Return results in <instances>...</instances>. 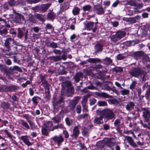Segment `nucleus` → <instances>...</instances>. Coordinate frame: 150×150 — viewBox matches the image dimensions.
<instances>
[{
	"mask_svg": "<svg viewBox=\"0 0 150 150\" xmlns=\"http://www.w3.org/2000/svg\"><path fill=\"white\" fill-rule=\"evenodd\" d=\"M129 73L131 75L134 77H141L143 81L146 79L145 77L146 73L139 68L134 69L130 71Z\"/></svg>",
	"mask_w": 150,
	"mask_h": 150,
	"instance_id": "f257e3e1",
	"label": "nucleus"
},
{
	"mask_svg": "<svg viewBox=\"0 0 150 150\" xmlns=\"http://www.w3.org/2000/svg\"><path fill=\"white\" fill-rule=\"evenodd\" d=\"M100 115L103 116L104 118L108 120H111L115 117V114L111 110L106 109L100 111Z\"/></svg>",
	"mask_w": 150,
	"mask_h": 150,
	"instance_id": "f03ea898",
	"label": "nucleus"
},
{
	"mask_svg": "<svg viewBox=\"0 0 150 150\" xmlns=\"http://www.w3.org/2000/svg\"><path fill=\"white\" fill-rule=\"evenodd\" d=\"M64 104V102L63 99L60 98L59 100L57 101L53 100V112H56L58 111L59 107H63Z\"/></svg>",
	"mask_w": 150,
	"mask_h": 150,
	"instance_id": "7ed1b4c3",
	"label": "nucleus"
},
{
	"mask_svg": "<svg viewBox=\"0 0 150 150\" xmlns=\"http://www.w3.org/2000/svg\"><path fill=\"white\" fill-rule=\"evenodd\" d=\"M55 143L57 144L58 146L61 145L64 141V139L61 134H59L58 135H55L51 138Z\"/></svg>",
	"mask_w": 150,
	"mask_h": 150,
	"instance_id": "20e7f679",
	"label": "nucleus"
},
{
	"mask_svg": "<svg viewBox=\"0 0 150 150\" xmlns=\"http://www.w3.org/2000/svg\"><path fill=\"white\" fill-rule=\"evenodd\" d=\"M143 111L142 116L144 118L145 120L149 125H150V121L149 118L150 119V111L148 109L143 108L142 109Z\"/></svg>",
	"mask_w": 150,
	"mask_h": 150,
	"instance_id": "39448f33",
	"label": "nucleus"
},
{
	"mask_svg": "<svg viewBox=\"0 0 150 150\" xmlns=\"http://www.w3.org/2000/svg\"><path fill=\"white\" fill-rule=\"evenodd\" d=\"M97 23L95 24L94 28H93L94 23L92 22H89L87 23L85 26V28L86 29L89 30H92L93 32H95L97 29V26L96 25Z\"/></svg>",
	"mask_w": 150,
	"mask_h": 150,
	"instance_id": "423d86ee",
	"label": "nucleus"
},
{
	"mask_svg": "<svg viewBox=\"0 0 150 150\" xmlns=\"http://www.w3.org/2000/svg\"><path fill=\"white\" fill-rule=\"evenodd\" d=\"M79 127V125L75 126L73 129V133L70 135V136L73 139H76L79 136L80 133Z\"/></svg>",
	"mask_w": 150,
	"mask_h": 150,
	"instance_id": "0eeeda50",
	"label": "nucleus"
},
{
	"mask_svg": "<svg viewBox=\"0 0 150 150\" xmlns=\"http://www.w3.org/2000/svg\"><path fill=\"white\" fill-rule=\"evenodd\" d=\"M14 39L11 38H7L5 41L4 45L5 47L7 48V49L6 50V51H9L10 50V44L11 42H14Z\"/></svg>",
	"mask_w": 150,
	"mask_h": 150,
	"instance_id": "6e6552de",
	"label": "nucleus"
},
{
	"mask_svg": "<svg viewBox=\"0 0 150 150\" xmlns=\"http://www.w3.org/2000/svg\"><path fill=\"white\" fill-rule=\"evenodd\" d=\"M62 86H65L67 88V91L72 93L73 92V88L71 86V83L70 81H67L62 84Z\"/></svg>",
	"mask_w": 150,
	"mask_h": 150,
	"instance_id": "1a4fd4ad",
	"label": "nucleus"
},
{
	"mask_svg": "<svg viewBox=\"0 0 150 150\" xmlns=\"http://www.w3.org/2000/svg\"><path fill=\"white\" fill-rule=\"evenodd\" d=\"M125 137L129 144L132 147L135 148L138 147V145L134 142L132 138L128 136H125Z\"/></svg>",
	"mask_w": 150,
	"mask_h": 150,
	"instance_id": "9d476101",
	"label": "nucleus"
},
{
	"mask_svg": "<svg viewBox=\"0 0 150 150\" xmlns=\"http://www.w3.org/2000/svg\"><path fill=\"white\" fill-rule=\"evenodd\" d=\"M20 139L23 141L25 144L27 145L30 146L32 145L33 143L30 142L28 137V136H22L20 137Z\"/></svg>",
	"mask_w": 150,
	"mask_h": 150,
	"instance_id": "9b49d317",
	"label": "nucleus"
},
{
	"mask_svg": "<svg viewBox=\"0 0 150 150\" xmlns=\"http://www.w3.org/2000/svg\"><path fill=\"white\" fill-rule=\"evenodd\" d=\"M93 10L98 15L104 13L103 8L101 6H94Z\"/></svg>",
	"mask_w": 150,
	"mask_h": 150,
	"instance_id": "f8f14e48",
	"label": "nucleus"
},
{
	"mask_svg": "<svg viewBox=\"0 0 150 150\" xmlns=\"http://www.w3.org/2000/svg\"><path fill=\"white\" fill-rule=\"evenodd\" d=\"M95 94L97 96L102 98H111V96L104 92H101L100 93L98 92H96L95 93Z\"/></svg>",
	"mask_w": 150,
	"mask_h": 150,
	"instance_id": "ddd939ff",
	"label": "nucleus"
},
{
	"mask_svg": "<svg viewBox=\"0 0 150 150\" xmlns=\"http://www.w3.org/2000/svg\"><path fill=\"white\" fill-rule=\"evenodd\" d=\"M134 106L135 105L134 103L132 102H129L126 105V108L127 110L130 111L134 108Z\"/></svg>",
	"mask_w": 150,
	"mask_h": 150,
	"instance_id": "4468645a",
	"label": "nucleus"
},
{
	"mask_svg": "<svg viewBox=\"0 0 150 150\" xmlns=\"http://www.w3.org/2000/svg\"><path fill=\"white\" fill-rule=\"evenodd\" d=\"M103 45L99 43H97L95 47V49L96 53H98L103 50Z\"/></svg>",
	"mask_w": 150,
	"mask_h": 150,
	"instance_id": "2eb2a0df",
	"label": "nucleus"
},
{
	"mask_svg": "<svg viewBox=\"0 0 150 150\" xmlns=\"http://www.w3.org/2000/svg\"><path fill=\"white\" fill-rule=\"evenodd\" d=\"M91 96V95L88 94L86 95L83 97L81 102L82 106H85L86 105V103L87 101L88 98L90 97Z\"/></svg>",
	"mask_w": 150,
	"mask_h": 150,
	"instance_id": "dca6fc26",
	"label": "nucleus"
},
{
	"mask_svg": "<svg viewBox=\"0 0 150 150\" xmlns=\"http://www.w3.org/2000/svg\"><path fill=\"white\" fill-rule=\"evenodd\" d=\"M103 117L102 115L99 117H97L94 120V122L95 123L97 124H100L103 123Z\"/></svg>",
	"mask_w": 150,
	"mask_h": 150,
	"instance_id": "f3484780",
	"label": "nucleus"
},
{
	"mask_svg": "<svg viewBox=\"0 0 150 150\" xmlns=\"http://www.w3.org/2000/svg\"><path fill=\"white\" fill-rule=\"evenodd\" d=\"M83 73L81 72H78L76 74L75 76L74 77L75 81L78 82L80 80V78L83 76Z\"/></svg>",
	"mask_w": 150,
	"mask_h": 150,
	"instance_id": "a211bd4d",
	"label": "nucleus"
},
{
	"mask_svg": "<svg viewBox=\"0 0 150 150\" xmlns=\"http://www.w3.org/2000/svg\"><path fill=\"white\" fill-rule=\"evenodd\" d=\"M51 5V4H47L42 5L41 7V10L43 12H45L48 9Z\"/></svg>",
	"mask_w": 150,
	"mask_h": 150,
	"instance_id": "6ab92c4d",
	"label": "nucleus"
},
{
	"mask_svg": "<svg viewBox=\"0 0 150 150\" xmlns=\"http://www.w3.org/2000/svg\"><path fill=\"white\" fill-rule=\"evenodd\" d=\"M1 106L3 109L6 110L9 108L10 104L7 102H3L1 103Z\"/></svg>",
	"mask_w": 150,
	"mask_h": 150,
	"instance_id": "aec40b11",
	"label": "nucleus"
},
{
	"mask_svg": "<svg viewBox=\"0 0 150 150\" xmlns=\"http://www.w3.org/2000/svg\"><path fill=\"white\" fill-rule=\"evenodd\" d=\"M49 58L52 62L58 61L61 59V57L60 56L50 57Z\"/></svg>",
	"mask_w": 150,
	"mask_h": 150,
	"instance_id": "412c9836",
	"label": "nucleus"
},
{
	"mask_svg": "<svg viewBox=\"0 0 150 150\" xmlns=\"http://www.w3.org/2000/svg\"><path fill=\"white\" fill-rule=\"evenodd\" d=\"M55 14L53 12H50L47 14V18L48 19L53 21L55 18Z\"/></svg>",
	"mask_w": 150,
	"mask_h": 150,
	"instance_id": "4be33fe9",
	"label": "nucleus"
},
{
	"mask_svg": "<svg viewBox=\"0 0 150 150\" xmlns=\"http://www.w3.org/2000/svg\"><path fill=\"white\" fill-rule=\"evenodd\" d=\"M35 16L36 18L40 21L44 22L45 20V16L43 15L37 13L35 14Z\"/></svg>",
	"mask_w": 150,
	"mask_h": 150,
	"instance_id": "5701e85b",
	"label": "nucleus"
},
{
	"mask_svg": "<svg viewBox=\"0 0 150 150\" xmlns=\"http://www.w3.org/2000/svg\"><path fill=\"white\" fill-rule=\"evenodd\" d=\"M116 34L119 39H120L125 36L126 33L125 32L119 31L117 32Z\"/></svg>",
	"mask_w": 150,
	"mask_h": 150,
	"instance_id": "b1692460",
	"label": "nucleus"
},
{
	"mask_svg": "<svg viewBox=\"0 0 150 150\" xmlns=\"http://www.w3.org/2000/svg\"><path fill=\"white\" fill-rule=\"evenodd\" d=\"M65 121L66 124L69 126L73 125L74 123V121L73 119H69L68 117L65 118Z\"/></svg>",
	"mask_w": 150,
	"mask_h": 150,
	"instance_id": "393cba45",
	"label": "nucleus"
},
{
	"mask_svg": "<svg viewBox=\"0 0 150 150\" xmlns=\"http://www.w3.org/2000/svg\"><path fill=\"white\" fill-rule=\"evenodd\" d=\"M21 124L25 128V129H30L29 126L27 123L24 120H21Z\"/></svg>",
	"mask_w": 150,
	"mask_h": 150,
	"instance_id": "a878e982",
	"label": "nucleus"
},
{
	"mask_svg": "<svg viewBox=\"0 0 150 150\" xmlns=\"http://www.w3.org/2000/svg\"><path fill=\"white\" fill-rule=\"evenodd\" d=\"M86 61L90 63H96L97 62H101V60L98 58H90L87 60Z\"/></svg>",
	"mask_w": 150,
	"mask_h": 150,
	"instance_id": "bb28decb",
	"label": "nucleus"
},
{
	"mask_svg": "<svg viewBox=\"0 0 150 150\" xmlns=\"http://www.w3.org/2000/svg\"><path fill=\"white\" fill-rule=\"evenodd\" d=\"M80 10V9L78 7H74L72 10V13L74 16L77 15L79 13Z\"/></svg>",
	"mask_w": 150,
	"mask_h": 150,
	"instance_id": "cd10ccee",
	"label": "nucleus"
},
{
	"mask_svg": "<svg viewBox=\"0 0 150 150\" xmlns=\"http://www.w3.org/2000/svg\"><path fill=\"white\" fill-rule=\"evenodd\" d=\"M17 89V87L16 86H12L11 87H5V91H15Z\"/></svg>",
	"mask_w": 150,
	"mask_h": 150,
	"instance_id": "c85d7f7f",
	"label": "nucleus"
},
{
	"mask_svg": "<svg viewBox=\"0 0 150 150\" xmlns=\"http://www.w3.org/2000/svg\"><path fill=\"white\" fill-rule=\"evenodd\" d=\"M121 89L122 90H121L120 92L121 94L123 96L127 95L129 93V90L123 88H122Z\"/></svg>",
	"mask_w": 150,
	"mask_h": 150,
	"instance_id": "c756f323",
	"label": "nucleus"
},
{
	"mask_svg": "<svg viewBox=\"0 0 150 150\" xmlns=\"http://www.w3.org/2000/svg\"><path fill=\"white\" fill-rule=\"evenodd\" d=\"M8 122L6 120H3L0 118V128L4 126H7V124Z\"/></svg>",
	"mask_w": 150,
	"mask_h": 150,
	"instance_id": "7c9ffc66",
	"label": "nucleus"
},
{
	"mask_svg": "<svg viewBox=\"0 0 150 150\" xmlns=\"http://www.w3.org/2000/svg\"><path fill=\"white\" fill-rule=\"evenodd\" d=\"M48 130L46 127H42L41 129L42 134L43 135L47 136L49 133Z\"/></svg>",
	"mask_w": 150,
	"mask_h": 150,
	"instance_id": "2f4dec72",
	"label": "nucleus"
},
{
	"mask_svg": "<svg viewBox=\"0 0 150 150\" xmlns=\"http://www.w3.org/2000/svg\"><path fill=\"white\" fill-rule=\"evenodd\" d=\"M110 38L111 40L114 42H116L117 41L120 40L116 34L114 35L111 36L110 37Z\"/></svg>",
	"mask_w": 150,
	"mask_h": 150,
	"instance_id": "473e14b6",
	"label": "nucleus"
},
{
	"mask_svg": "<svg viewBox=\"0 0 150 150\" xmlns=\"http://www.w3.org/2000/svg\"><path fill=\"white\" fill-rule=\"evenodd\" d=\"M92 7L90 5H86L82 7V9L84 11H90L92 9Z\"/></svg>",
	"mask_w": 150,
	"mask_h": 150,
	"instance_id": "72a5a7b5",
	"label": "nucleus"
},
{
	"mask_svg": "<svg viewBox=\"0 0 150 150\" xmlns=\"http://www.w3.org/2000/svg\"><path fill=\"white\" fill-rule=\"evenodd\" d=\"M76 104L74 101H73L72 100L69 103V106L70 107V109L71 110H73L75 107Z\"/></svg>",
	"mask_w": 150,
	"mask_h": 150,
	"instance_id": "f704fd0d",
	"label": "nucleus"
},
{
	"mask_svg": "<svg viewBox=\"0 0 150 150\" xmlns=\"http://www.w3.org/2000/svg\"><path fill=\"white\" fill-rule=\"evenodd\" d=\"M18 38L21 39L23 36L24 34L22 30H21L20 28H18Z\"/></svg>",
	"mask_w": 150,
	"mask_h": 150,
	"instance_id": "c9c22d12",
	"label": "nucleus"
},
{
	"mask_svg": "<svg viewBox=\"0 0 150 150\" xmlns=\"http://www.w3.org/2000/svg\"><path fill=\"white\" fill-rule=\"evenodd\" d=\"M137 83L136 81H132V83L130 86L129 88L131 90H133L136 87Z\"/></svg>",
	"mask_w": 150,
	"mask_h": 150,
	"instance_id": "e433bc0d",
	"label": "nucleus"
},
{
	"mask_svg": "<svg viewBox=\"0 0 150 150\" xmlns=\"http://www.w3.org/2000/svg\"><path fill=\"white\" fill-rule=\"evenodd\" d=\"M9 69L11 70H16L19 71H21V69L18 66H14L13 67H11Z\"/></svg>",
	"mask_w": 150,
	"mask_h": 150,
	"instance_id": "4c0bfd02",
	"label": "nucleus"
},
{
	"mask_svg": "<svg viewBox=\"0 0 150 150\" xmlns=\"http://www.w3.org/2000/svg\"><path fill=\"white\" fill-rule=\"evenodd\" d=\"M42 84L43 85L45 89L46 90L48 91L49 89V85L47 81H44L42 82Z\"/></svg>",
	"mask_w": 150,
	"mask_h": 150,
	"instance_id": "58836bf2",
	"label": "nucleus"
},
{
	"mask_svg": "<svg viewBox=\"0 0 150 150\" xmlns=\"http://www.w3.org/2000/svg\"><path fill=\"white\" fill-rule=\"evenodd\" d=\"M18 18H19V20H18V22H20L22 20L23 21L24 20V16L21 14L18 13L17 14V16L16 17V19H17Z\"/></svg>",
	"mask_w": 150,
	"mask_h": 150,
	"instance_id": "ea45409f",
	"label": "nucleus"
},
{
	"mask_svg": "<svg viewBox=\"0 0 150 150\" xmlns=\"http://www.w3.org/2000/svg\"><path fill=\"white\" fill-rule=\"evenodd\" d=\"M98 104L99 106H104L107 105V103L105 101H99Z\"/></svg>",
	"mask_w": 150,
	"mask_h": 150,
	"instance_id": "a19ab883",
	"label": "nucleus"
},
{
	"mask_svg": "<svg viewBox=\"0 0 150 150\" xmlns=\"http://www.w3.org/2000/svg\"><path fill=\"white\" fill-rule=\"evenodd\" d=\"M4 132L7 135V137L9 139L11 138H12V137L14 136L13 135H12L10 132H8L7 130H5L4 131Z\"/></svg>",
	"mask_w": 150,
	"mask_h": 150,
	"instance_id": "79ce46f5",
	"label": "nucleus"
},
{
	"mask_svg": "<svg viewBox=\"0 0 150 150\" xmlns=\"http://www.w3.org/2000/svg\"><path fill=\"white\" fill-rule=\"evenodd\" d=\"M28 20L34 23H37V22L36 20L32 15L29 16Z\"/></svg>",
	"mask_w": 150,
	"mask_h": 150,
	"instance_id": "37998d69",
	"label": "nucleus"
},
{
	"mask_svg": "<svg viewBox=\"0 0 150 150\" xmlns=\"http://www.w3.org/2000/svg\"><path fill=\"white\" fill-rule=\"evenodd\" d=\"M7 33V30L6 28H4L2 30L0 29V34L3 36L6 35Z\"/></svg>",
	"mask_w": 150,
	"mask_h": 150,
	"instance_id": "c03bdc74",
	"label": "nucleus"
},
{
	"mask_svg": "<svg viewBox=\"0 0 150 150\" xmlns=\"http://www.w3.org/2000/svg\"><path fill=\"white\" fill-rule=\"evenodd\" d=\"M69 8V4L67 2L65 3L62 6V8L63 11L66 10L67 9Z\"/></svg>",
	"mask_w": 150,
	"mask_h": 150,
	"instance_id": "a18cd8bd",
	"label": "nucleus"
},
{
	"mask_svg": "<svg viewBox=\"0 0 150 150\" xmlns=\"http://www.w3.org/2000/svg\"><path fill=\"white\" fill-rule=\"evenodd\" d=\"M16 139V137L14 136L11 138L10 139V140L11 142V143L15 144L16 146H18V142H16L15 140Z\"/></svg>",
	"mask_w": 150,
	"mask_h": 150,
	"instance_id": "49530a36",
	"label": "nucleus"
},
{
	"mask_svg": "<svg viewBox=\"0 0 150 150\" xmlns=\"http://www.w3.org/2000/svg\"><path fill=\"white\" fill-rule=\"evenodd\" d=\"M53 127V124L52 122H49L48 123L47 125L46 126V128H47L49 131H51L50 129L52 128Z\"/></svg>",
	"mask_w": 150,
	"mask_h": 150,
	"instance_id": "de8ad7c7",
	"label": "nucleus"
},
{
	"mask_svg": "<svg viewBox=\"0 0 150 150\" xmlns=\"http://www.w3.org/2000/svg\"><path fill=\"white\" fill-rule=\"evenodd\" d=\"M143 6V4L142 3H135L134 7L138 9L142 8Z\"/></svg>",
	"mask_w": 150,
	"mask_h": 150,
	"instance_id": "09e8293b",
	"label": "nucleus"
},
{
	"mask_svg": "<svg viewBox=\"0 0 150 150\" xmlns=\"http://www.w3.org/2000/svg\"><path fill=\"white\" fill-rule=\"evenodd\" d=\"M23 117L27 120L29 123L31 122V117L29 115L27 114L24 115Z\"/></svg>",
	"mask_w": 150,
	"mask_h": 150,
	"instance_id": "8fccbe9b",
	"label": "nucleus"
},
{
	"mask_svg": "<svg viewBox=\"0 0 150 150\" xmlns=\"http://www.w3.org/2000/svg\"><path fill=\"white\" fill-rule=\"evenodd\" d=\"M31 127V129L33 130H34L37 128V126L35 125L33 123L31 122L29 123Z\"/></svg>",
	"mask_w": 150,
	"mask_h": 150,
	"instance_id": "3c124183",
	"label": "nucleus"
},
{
	"mask_svg": "<svg viewBox=\"0 0 150 150\" xmlns=\"http://www.w3.org/2000/svg\"><path fill=\"white\" fill-rule=\"evenodd\" d=\"M46 31H47V29L50 30L51 31H52L53 30L52 26L50 24H47L46 25Z\"/></svg>",
	"mask_w": 150,
	"mask_h": 150,
	"instance_id": "603ef678",
	"label": "nucleus"
},
{
	"mask_svg": "<svg viewBox=\"0 0 150 150\" xmlns=\"http://www.w3.org/2000/svg\"><path fill=\"white\" fill-rule=\"evenodd\" d=\"M105 63L107 64H109L112 63V60L110 58H107L104 59Z\"/></svg>",
	"mask_w": 150,
	"mask_h": 150,
	"instance_id": "864d4df0",
	"label": "nucleus"
},
{
	"mask_svg": "<svg viewBox=\"0 0 150 150\" xmlns=\"http://www.w3.org/2000/svg\"><path fill=\"white\" fill-rule=\"evenodd\" d=\"M125 56L122 54H119L117 57V59L119 60H122L125 58Z\"/></svg>",
	"mask_w": 150,
	"mask_h": 150,
	"instance_id": "5fc2aeb1",
	"label": "nucleus"
},
{
	"mask_svg": "<svg viewBox=\"0 0 150 150\" xmlns=\"http://www.w3.org/2000/svg\"><path fill=\"white\" fill-rule=\"evenodd\" d=\"M52 120L54 121V122L55 123H57L59 122L60 120V118L58 117H53Z\"/></svg>",
	"mask_w": 150,
	"mask_h": 150,
	"instance_id": "6e6d98bb",
	"label": "nucleus"
},
{
	"mask_svg": "<svg viewBox=\"0 0 150 150\" xmlns=\"http://www.w3.org/2000/svg\"><path fill=\"white\" fill-rule=\"evenodd\" d=\"M84 145L82 144H80L78 145V149L79 150H82L85 148Z\"/></svg>",
	"mask_w": 150,
	"mask_h": 150,
	"instance_id": "4d7b16f0",
	"label": "nucleus"
},
{
	"mask_svg": "<svg viewBox=\"0 0 150 150\" xmlns=\"http://www.w3.org/2000/svg\"><path fill=\"white\" fill-rule=\"evenodd\" d=\"M114 70L117 72H120L122 71V69L120 67H116L113 69Z\"/></svg>",
	"mask_w": 150,
	"mask_h": 150,
	"instance_id": "13d9d810",
	"label": "nucleus"
},
{
	"mask_svg": "<svg viewBox=\"0 0 150 150\" xmlns=\"http://www.w3.org/2000/svg\"><path fill=\"white\" fill-rule=\"evenodd\" d=\"M63 133L64 135V137L66 138H68L69 136L68 132L66 130H64Z\"/></svg>",
	"mask_w": 150,
	"mask_h": 150,
	"instance_id": "bf43d9fd",
	"label": "nucleus"
},
{
	"mask_svg": "<svg viewBox=\"0 0 150 150\" xmlns=\"http://www.w3.org/2000/svg\"><path fill=\"white\" fill-rule=\"evenodd\" d=\"M49 46L53 48H56L57 47V43L54 42H52L50 43Z\"/></svg>",
	"mask_w": 150,
	"mask_h": 150,
	"instance_id": "052dcab7",
	"label": "nucleus"
},
{
	"mask_svg": "<svg viewBox=\"0 0 150 150\" xmlns=\"http://www.w3.org/2000/svg\"><path fill=\"white\" fill-rule=\"evenodd\" d=\"M90 105H94L96 102V100L95 98H92L90 99Z\"/></svg>",
	"mask_w": 150,
	"mask_h": 150,
	"instance_id": "680f3d73",
	"label": "nucleus"
},
{
	"mask_svg": "<svg viewBox=\"0 0 150 150\" xmlns=\"http://www.w3.org/2000/svg\"><path fill=\"white\" fill-rule=\"evenodd\" d=\"M81 107L79 105H77L76 107V112L77 113H79L81 112Z\"/></svg>",
	"mask_w": 150,
	"mask_h": 150,
	"instance_id": "e2e57ef3",
	"label": "nucleus"
},
{
	"mask_svg": "<svg viewBox=\"0 0 150 150\" xmlns=\"http://www.w3.org/2000/svg\"><path fill=\"white\" fill-rule=\"evenodd\" d=\"M46 76L45 75H40L39 76L40 77L41 79V81L42 82H43V81H46L45 80V78Z\"/></svg>",
	"mask_w": 150,
	"mask_h": 150,
	"instance_id": "0e129e2a",
	"label": "nucleus"
},
{
	"mask_svg": "<svg viewBox=\"0 0 150 150\" xmlns=\"http://www.w3.org/2000/svg\"><path fill=\"white\" fill-rule=\"evenodd\" d=\"M87 88H88V89L90 90H96L97 89L96 87L93 86L92 84L88 86Z\"/></svg>",
	"mask_w": 150,
	"mask_h": 150,
	"instance_id": "69168bd1",
	"label": "nucleus"
},
{
	"mask_svg": "<svg viewBox=\"0 0 150 150\" xmlns=\"http://www.w3.org/2000/svg\"><path fill=\"white\" fill-rule=\"evenodd\" d=\"M103 128L104 130H106L110 128V126L107 124H105L103 125Z\"/></svg>",
	"mask_w": 150,
	"mask_h": 150,
	"instance_id": "338daca9",
	"label": "nucleus"
},
{
	"mask_svg": "<svg viewBox=\"0 0 150 150\" xmlns=\"http://www.w3.org/2000/svg\"><path fill=\"white\" fill-rule=\"evenodd\" d=\"M112 24L114 27H117L119 25V23L117 21L111 22Z\"/></svg>",
	"mask_w": 150,
	"mask_h": 150,
	"instance_id": "774afa93",
	"label": "nucleus"
}]
</instances>
